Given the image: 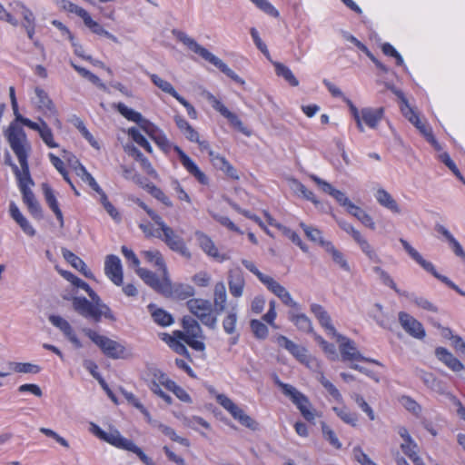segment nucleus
I'll list each match as a JSON object with an SVG mask.
<instances>
[{"label":"nucleus","instance_id":"f257e3e1","mask_svg":"<svg viewBox=\"0 0 465 465\" xmlns=\"http://www.w3.org/2000/svg\"><path fill=\"white\" fill-rule=\"evenodd\" d=\"M6 140L21 167L19 169L15 163H11L13 172L18 181L23 201L33 215L41 216V207L31 190V187L35 184L30 175L28 164V157L32 151L31 143L25 132L15 124L9 128Z\"/></svg>","mask_w":465,"mask_h":465},{"label":"nucleus","instance_id":"f03ea898","mask_svg":"<svg viewBox=\"0 0 465 465\" xmlns=\"http://www.w3.org/2000/svg\"><path fill=\"white\" fill-rule=\"evenodd\" d=\"M144 132L163 152L167 153L171 149H173L184 169L200 183H207L208 179L206 175L199 169L197 164L179 146L173 145L169 141L163 131H162L158 126L152 123Z\"/></svg>","mask_w":465,"mask_h":465},{"label":"nucleus","instance_id":"7ed1b4c3","mask_svg":"<svg viewBox=\"0 0 465 465\" xmlns=\"http://www.w3.org/2000/svg\"><path fill=\"white\" fill-rule=\"evenodd\" d=\"M90 431L98 439L117 449L131 451L136 454L145 465H156L153 460L143 451L141 448L135 445L133 440L124 438L116 428L110 427L109 430L105 431L102 430L97 424L91 422Z\"/></svg>","mask_w":465,"mask_h":465},{"label":"nucleus","instance_id":"20e7f679","mask_svg":"<svg viewBox=\"0 0 465 465\" xmlns=\"http://www.w3.org/2000/svg\"><path fill=\"white\" fill-rule=\"evenodd\" d=\"M90 431L98 439L117 449L131 451L136 454L145 465H156L153 460L143 451L141 448L135 445L133 440L124 438L116 428L110 427L109 430L105 431L102 430L97 424L91 422Z\"/></svg>","mask_w":465,"mask_h":465},{"label":"nucleus","instance_id":"39448f33","mask_svg":"<svg viewBox=\"0 0 465 465\" xmlns=\"http://www.w3.org/2000/svg\"><path fill=\"white\" fill-rule=\"evenodd\" d=\"M173 34L177 38L178 41L183 43L191 51L199 54L204 60L208 61L209 63L216 66L219 70H221L223 74H225L234 82L242 85L245 84V81L242 78H241L237 74H235L222 59L209 52L201 45H199L193 38L189 36L187 34L178 30H173Z\"/></svg>","mask_w":465,"mask_h":465},{"label":"nucleus","instance_id":"423d86ee","mask_svg":"<svg viewBox=\"0 0 465 465\" xmlns=\"http://www.w3.org/2000/svg\"><path fill=\"white\" fill-rule=\"evenodd\" d=\"M91 301L84 297L74 296L72 298L74 310L84 318L93 320L96 322L102 317L114 321L115 317L107 304L104 303L95 292V297L89 296Z\"/></svg>","mask_w":465,"mask_h":465},{"label":"nucleus","instance_id":"0eeeda50","mask_svg":"<svg viewBox=\"0 0 465 465\" xmlns=\"http://www.w3.org/2000/svg\"><path fill=\"white\" fill-rule=\"evenodd\" d=\"M84 332L109 358L124 359L130 355L129 351L116 341L101 335L91 329H84Z\"/></svg>","mask_w":465,"mask_h":465},{"label":"nucleus","instance_id":"6e6552de","mask_svg":"<svg viewBox=\"0 0 465 465\" xmlns=\"http://www.w3.org/2000/svg\"><path fill=\"white\" fill-rule=\"evenodd\" d=\"M183 331H175L174 335L181 341L186 342L190 347L198 351L205 349L203 341V336L202 328L196 320L191 316H185L183 319Z\"/></svg>","mask_w":465,"mask_h":465},{"label":"nucleus","instance_id":"1a4fd4ad","mask_svg":"<svg viewBox=\"0 0 465 465\" xmlns=\"http://www.w3.org/2000/svg\"><path fill=\"white\" fill-rule=\"evenodd\" d=\"M400 242L401 243L403 249L407 252V253L425 271L430 272L435 278L445 283L447 286L457 292L461 296L465 297V292L463 290H461L456 283H454L447 276L440 274L437 272L433 263L423 259L420 253L417 250H415L406 240L400 239Z\"/></svg>","mask_w":465,"mask_h":465},{"label":"nucleus","instance_id":"9d476101","mask_svg":"<svg viewBox=\"0 0 465 465\" xmlns=\"http://www.w3.org/2000/svg\"><path fill=\"white\" fill-rule=\"evenodd\" d=\"M155 224L160 227L161 237H158L159 239H161L172 251L179 253L183 257L191 258V252L183 237L177 234L163 218H161Z\"/></svg>","mask_w":465,"mask_h":465},{"label":"nucleus","instance_id":"9b49d317","mask_svg":"<svg viewBox=\"0 0 465 465\" xmlns=\"http://www.w3.org/2000/svg\"><path fill=\"white\" fill-rule=\"evenodd\" d=\"M278 384L282 388V392L288 396L296 405L303 418L308 421L314 420L317 413L316 411L312 407L309 399L290 384H286L281 381H279Z\"/></svg>","mask_w":465,"mask_h":465},{"label":"nucleus","instance_id":"f8f14e48","mask_svg":"<svg viewBox=\"0 0 465 465\" xmlns=\"http://www.w3.org/2000/svg\"><path fill=\"white\" fill-rule=\"evenodd\" d=\"M32 103L35 108L42 113L45 117L52 119L55 126L61 127L62 123L58 118L57 108L44 89L41 87L35 88V97L32 98Z\"/></svg>","mask_w":465,"mask_h":465},{"label":"nucleus","instance_id":"ddd939ff","mask_svg":"<svg viewBox=\"0 0 465 465\" xmlns=\"http://www.w3.org/2000/svg\"><path fill=\"white\" fill-rule=\"evenodd\" d=\"M67 10L70 13H73L76 15L78 17H80L83 20L84 25L94 35L99 36L106 37L107 39L113 41L114 43L118 44L119 40L118 38L107 31L99 22L93 19L90 13L85 10L84 8L73 4L69 3L67 6Z\"/></svg>","mask_w":465,"mask_h":465},{"label":"nucleus","instance_id":"4468645a","mask_svg":"<svg viewBox=\"0 0 465 465\" xmlns=\"http://www.w3.org/2000/svg\"><path fill=\"white\" fill-rule=\"evenodd\" d=\"M217 402L225 409L234 420L240 422L242 426L256 430L259 428L258 422L251 416L246 414L242 409L235 404L229 397L224 394L218 393L215 396Z\"/></svg>","mask_w":465,"mask_h":465},{"label":"nucleus","instance_id":"2eb2a0df","mask_svg":"<svg viewBox=\"0 0 465 465\" xmlns=\"http://www.w3.org/2000/svg\"><path fill=\"white\" fill-rule=\"evenodd\" d=\"M275 342L278 346L285 349L289 351L297 361L305 364L309 368H313L315 365H318V361L316 359L312 357L305 347L301 346L290 339H288L284 335H278L275 337Z\"/></svg>","mask_w":465,"mask_h":465},{"label":"nucleus","instance_id":"dca6fc26","mask_svg":"<svg viewBox=\"0 0 465 465\" xmlns=\"http://www.w3.org/2000/svg\"><path fill=\"white\" fill-rule=\"evenodd\" d=\"M331 337L335 338L336 341L339 342V349H340V352L341 355V359L343 361H366V362H371V363H374L377 365H381V363L377 360L364 357L359 351V350L356 347L355 342L352 340H351L338 332H337V334H334Z\"/></svg>","mask_w":465,"mask_h":465},{"label":"nucleus","instance_id":"f3484780","mask_svg":"<svg viewBox=\"0 0 465 465\" xmlns=\"http://www.w3.org/2000/svg\"><path fill=\"white\" fill-rule=\"evenodd\" d=\"M401 114L406 119H408L410 123H411L420 131V133L434 147L435 150H441L440 143L435 139L432 134L431 127L428 124L426 121H422L420 119L419 114L410 104H405Z\"/></svg>","mask_w":465,"mask_h":465},{"label":"nucleus","instance_id":"a211bd4d","mask_svg":"<svg viewBox=\"0 0 465 465\" xmlns=\"http://www.w3.org/2000/svg\"><path fill=\"white\" fill-rule=\"evenodd\" d=\"M401 114L406 119H408L410 123H411L420 131V133L434 147L435 150H441L440 143L435 139L432 134L431 127L428 124L426 121H422L420 119L419 114L410 104H405Z\"/></svg>","mask_w":465,"mask_h":465},{"label":"nucleus","instance_id":"6ab92c4d","mask_svg":"<svg viewBox=\"0 0 465 465\" xmlns=\"http://www.w3.org/2000/svg\"><path fill=\"white\" fill-rule=\"evenodd\" d=\"M401 114L406 119H408L410 123H411L420 131V133L434 147L435 150H441L440 143L435 139L432 134L431 127L428 124L426 121H422L420 119L419 114L410 104H405Z\"/></svg>","mask_w":465,"mask_h":465},{"label":"nucleus","instance_id":"aec40b11","mask_svg":"<svg viewBox=\"0 0 465 465\" xmlns=\"http://www.w3.org/2000/svg\"><path fill=\"white\" fill-rule=\"evenodd\" d=\"M188 310L197 317L203 324L213 328L216 317L213 313L212 303L204 299H192L187 302Z\"/></svg>","mask_w":465,"mask_h":465},{"label":"nucleus","instance_id":"412c9836","mask_svg":"<svg viewBox=\"0 0 465 465\" xmlns=\"http://www.w3.org/2000/svg\"><path fill=\"white\" fill-rule=\"evenodd\" d=\"M203 96L212 104L213 108L225 117L233 127L246 135L251 134V132L247 130L240 118L234 113L231 112L222 101L216 98L212 93L203 91Z\"/></svg>","mask_w":465,"mask_h":465},{"label":"nucleus","instance_id":"4be33fe9","mask_svg":"<svg viewBox=\"0 0 465 465\" xmlns=\"http://www.w3.org/2000/svg\"><path fill=\"white\" fill-rule=\"evenodd\" d=\"M137 275L151 288L156 292L163 294L170 293L172 291V282L168 277V272L163 273L162 272V278H158L155 273L143 269L138 268L135 270Z\"/></svg>","mask_w":465,"mask_h":465},{"label":"nucleus","instance_id":"5701e85b","mask_svg":"<svg viewBox=\"0 0 465 465\" xmlns=\"http://www.w3.org/2000/svg\"><path fill=\"white\" fill-rule=\"evenodd\" d=\"M397 432L401 438V450L408 456L416 465L421 464V460L418 455V445L411 436L408 429L404 426L397 427Z\"/></svg>","mask_w":465,"mask_h":465},{"label":"nucleus","instance_id":"b1692460","mask_svg":"<svg viewBox=\"0 0 465 465\" xmlns=\"http://www.w3.org/2000/svg\"><path fill=\"white\" fill-rule=\"evenodd\" d=\"M104 274L116 286H121L123 284V265L118 256L110 254L105 257Z\"/></svg>","mask_w":465,"mask_h":465},{"label":"nucleus","instance_id":"393cba45","mask_svg":"<svg viewBox=\"0 0 465 465\" xmlns=\"http://www.w3.org/2000/svg\"><path fill=\"white\" fill-rule=\"evenodd\" d=\"M48 320L54 327L61 331L74 348L80 349L83 347L82 341L67 320L59 315H50Z\"/></svg>","mask_w":465,"mask_h":465},{"label":"nucleus","instance_id":"a878e982","mask_svg":"<svg viewBox=\"0 0 465 465\" xmlns=\"http://www.w3.org/2000/svg\"><path fill=\"white\" fill-rule=\"evenodd\" d=\"M48 320L54 327L61 331L74 348L80 349L83 347L82 341L67 320L59 315H50Z\"/></svg>","mask_w":465,"mask_h":465},{"label":"nucleus","instance_id":"bb28decb","mask_svg":"<svg viewBox=\"0 0 465 465\" xmlns=\"http://www.w3.org/2000/svg\"><path fill=\"white\" fill-rule=\"evenodd\" d=\"M399 322L402 329L411 337L421 340L426 332L422 324L414 317L405 312H399Z\"/></svg>","mask_w":465,"mask_h":465},{"label":"nucleus","instance_id":"cd10ccee","mask_svg":"<svg viewBox=\"0 0 465 465\" xmlns=\"http://www.w3.org/2000/svg\"><path fill=\"white\" fill-rule=\"evenodd\" d=\"M263 284L270 292L276 295L282 302V303L292 309H299L300 304L292 299L291 293L286 290V288L280 284L272 277L269 276Z\"/></svg>","mask_w":465,"mask_h":465},{"label":"nucleus","instance_id":"c85d7f7f","mask_svg":"<svg viewBox=\"0 0 465 465\" xmlns=\"http://www.w3.org/2000/svg\"><path fill=\"white\" fill-rule=\"evenodd\" d=\"M195 237L200 248L206 255L218 262H223L227 259L224 254L219 252L213 241L207 234L197 231L195 232Z\"/></svg>","mask_w":465,"mask_h":465},{"label":"nucleus","instance_id":"c756f323","mask_svg":"<svg viewBox=\"0 0 465 465\" xmlns=\"http://www.w3.org/2000/svg\"><path fill=\"white\" fill-rule=\"evenodd\" d=\"M310 311L328 335L332 336L337 334L330 314L321 304L312 303L310 305Z\"/></svg>","mask_w":465,"mask_h":465},{"label":"nucleus","instance_id":"7c9ffc66","mask_svg":"<svg viewBox=\"0 0 465 465\" xmlns=\"http://www.w3.org/2000/svg\"><path fill=\"white\" fill-rule=\"evenodd\" d=\"M437 358L443 362L449 369L456 373L465 374V367L451 352L443 347H439L435 351Z\"/></svg>","mask_w":465,"mask_h":465},{"label":"nucleus","instance_id":"2f4dec72","mask_svg":"<svg viewBox=\"0 0 465 465\" xmlns=\"http://www.w3.org/2000/svg\"><path fill=\"white\" fill-rule=\"evenodd\" d=\"M299 309H293L288 312V319L294 326L301 331L311 333L313 331L312 322L311 319Z\"/></svg>","mask_w":465,"mask_h":465},{"label":"nucleus","instance_id":"473e14b6","mask_svg":"<svg viewBox=\"0 0 465 465\" xmlns=\"http://www.w3.org/2000/svg\"><path fill=\"white\" fill-rule=\"evenodd\" d=\"M374 197L381 206L386 208L392 213L400 214L401 213V209L396 200L385 189L379 187L374 193Z\"/></svg>","mask_w":465,"mask_h":465},{"label":"nucleus","instance_id":"72a5a7b5","mask_svg":"<svg viewBox=\"0 0 465 465\" xmlns=\"http://www.w3.org/2000/svg\"><path fill=\"white\" fill-rule=\"evenodd\" d=\"M117 111L128 121L136 123L140 128L144 132L152 124L149 120L145 119L139 112L128 107L124 104H118Z\"/></svg>","mask_w":465,"mask_h":465},{"label":"nucleus","instance_id":"f704fd0d","mask_svg":"<svg viewBox=\"0 0 465 465\" xmlns=\"http://www.w3.org/2000/svg\"><path fill=\"white\" fill-rule=\"evenodd\" d=\"M383 108L365 107L361 109V124H366L371 129H375L383 118Z\"/></svg>","mask_w":465,"mask_h":465},{"label":"nucleus","instance_id":"c9c22d12","mask_svg":"<svg viewBox=\"0 0 465 465\" xmlns=\"http://www.w3.org/2000/svg\"><path fill=\"white\" fill-rule=\"evenodd\" d=\"M29 128L38 132L41 139L49 148L58 147V143H55L54 139V134L51 128L48 126L47 123L43 118H39L37 123L34 122V127Z\"/></svg>","mask_w":465,"mask_h":465},{"label":"nucleus","instance_id":"e433bc0d","mask_svg":"<svg viewBox=\"0 0 465 465\" xmlns=\"http://www.w3.org/2000/svg\"><path fill=\"white\" fill-rule=\"evenodd\" d=\"M355 243L358 245L361 252L366 256V258L373 263L381 262V258L374 248V246L369 242V240L361 233L355 240Z\"/></svg>","mask_w":465,"mask_h":465},{"label":"nucleus","instance_id":"4c0bfd02","mask_svg":"<svg viewBox=\"0 0 465 465\" xmlns=\"http://www.w3.org/2000/svg\"><path fill=\"white\" fill-rule=\"evenodd\" d=\"M42 190L45 196V199L49 206V208L54 212L57 220L59 221L60 227L64 226V216L62 211L59 208L58 202L55 198L53 189L50 187L48 183L42 184Z\"/></svg>","mask_w":465,"mask_h":465},{"label":"nucleus","instance_id":"58836bf2","mask_svg":"<svg viewBox=\"0 0 465 465\" xmlns=\"http://www.w3.org/2000/svg\"><path fill=\"white\" fill-rule=\"evenodd\" d=\"M229 292L233 298L243 295L245 280L241 272H230L228 277Z\"/></svg>","mask_w":465,"mask_h":465},{"label":"nucleus","instance_id":"ea45409f","mask_svg":"<svg viewBox=\"0 0 465 465\" xmlns=\"http://www.w3.org/2000/svg\"><path fill=\"white\" fill-rule=\"evenodd\" d=\"M159 382L163 384L166 389L173 391L175 396L182 401H192L190 395L182 387L178 386L173 381L170 380L165 374H160Z\"/></svg>","mask_w":465,"mask_h":465},{"label":"nucleus","instance_id":"a19ab883","mask_svg":"<svg viewBox=\"0 0 465 465\" xmlns=\"http://www.w3.org/2000/svg\"><path fill=\"white\" fill-rule=\"evenodd\" d=\"M325 252L329 253L333 262L338 265L342 271L351 272V266L345 257V255L339 251L333 243H324Z\"/></svg>","mask_w":465,"mask_h":465},{"label":"nucleus","instance_id":"79ce46f5","mask_svg":"<svg viewBox=\"0 0 465 465\" xmlns=\"http://www.w3.org/2000/svg\"><path fill=\"white\" fill-rule=\"evenodd\" d=\"M64 258L76 270L81 272L85 277L93 278V273L87 268L85 262L76 256L74 252L68 250L63 251Z\"/></svg>","mask_w":465,"mask_h":465},{"label":"nucleus","instance_id":"37998d69","mask_svg":"<svg viewBox=\"0 0 465 465\" xmlns=\"http://www.w3.org/2000/svg\"><path fill=\"white\" fill-rule=\"evenodd\" d=\"M149 77L153 84L164 94L171 95L175 100L179 99V97L181 96L169 81L160 77L158 74H149Z\"/></svg>","mask_w":465,"mask_h":465},{"label":"nucleus","instance_id":"c03bdc74","mask_svg":"<svg viewBox=\"0 0 465 465\" xmlns=\"http://www.w3.org/2000/svg\"><path fill=\"white\" fill-rule=\"evenodd\" d=\"M227 302L226 287L223 282H216L213 289V303L217 311L223 312Z\"/></svg>","mask_w":465,"mask_h":465},{"label":"nucleus","instance_id":"a18cd8bd","mask_svg":"<svg viewBox=\"0 0 465 465\" xmlns=\"http://www.w3.org/2000/svg\"><path fill=\"white\" fill-rule=\"evenodd\" d=\"M149 312H151V315L153 319V321L163 326H169L173 322V319L170 313H168L166 311L156 308L153 304L148 305Z\"/></svg>","mask_w":465,"mask_h":465},{"label":"nucleus","instance_id":"49530a36","mask_svg":"<svg viewBox=\"0 0 465 465\" xmlns=\"http://www.w3.org/2000/svg\"><path fill=\"white\" fill-rule=\"evenodd\" d=\"M14 5L15 8L23 19L22 26L36 24V18L34 12L24 2L15 1L14 2Z\"/></svg>","mask_w":465,"mask_h":465},{"label":"nucleus","instance_id":"de8ad7c7","mask_svg":"<svg viewBox=\"0 0 465 465\" xmlns=\"http://www.w3.org/2000/svg\"><path fill=\"white\" fill-rule=\"evenodd\" d=\"M275 73L278 76L282 77L290 85L298 86L299 81L293 74L292 71L285 64L280 62H273Z\"/></svg>","mask_w":465,"mask_h":465},{"label":"nucleus","instance_id":"09e8293b","mask_svg":"<svg viewBox=\"0 0 465 465\" xmlns=\"http://www.w3.org/2000/svg\"><path fill=\"white\" fill-rule=\"evenodd\" d=\"M7 366L11 371H15L17 373L37 374L41 371V367L39 365L30 362L9 361L7 363Z\"/></svg>","mask_w":465,"mask_h":465},{"label":"nucleus","instance_id":"8fccbe9b","mask_svg":"<svg viewBox=\"0 0 465 465\" xmlns=\"http://www.w3.org/2000/svg\"><path fill=\"white\" fill-rule=\"evenodd\" d=\"M300 226L303 229L304 233L309 240L320 244L324 250V243H331V242L323 239L322 232L318 228L309 226L304 223H301Z\"/></svg>","mask_w":465,"mask_h":465},{"label":"nucleus","instance_id":"3c124183","mask_svg":"<svg viewBox=\"0 0 465 465\" xmlns=\"http://www.w3.org/2000/svg\"><path fill=\"white\" fill-rule=\"evenodd\" d=\"M237 323V304L231 306L223 321V327L226 333L232 334L235 331Z\"/></svg>","mask_w":465,"mask_h":465},{"label":"nucleus","instance_id":"603ef678","mask_svg":"<svg viewBox=\"0 0 465 465\" xmlns=\"http://www.w3.org/2000/svg\"><path fill=\"white\" fill-rule=\"evenodd\" d=\"M11 105H12V109H13L14 115H15V121L11 122L9 124L8 127L6 128V130L5 131V137H6V134L8 132L9 128L14 124L16 126H18L19 128H21L24 132H25V130L23 129V127L19 124H23V125H25L26 127H34V122L32 120H30L29 118L24 117L19 113L17 101H14V103H11Z\"/></svg>","mask_w":465,"mask_h":465},{"label":"nucleus","instance_id":"864d4df0","mask_svg":"<svg viewBox=\"0 0 465 465\" xmlns=\"http://www.w3.org/2000/svg\"><path fill=\"white\" fill-rule=\"evenodd\" d=\"M142 255L144 259L156 266L159 270H161L163 273L166 272V265L163 261V258L161 252L157 250H147L142 252Z\"/></svg>","mask_w":465,"mask_h":465},{"label":"nucleus","instance_id":"5fc2aeb1","mask_svg":"<svg viewBox=\"0 0 465 465\" xmlns=\"http://www.w3.org/2000/svg\"><path fill=\"white\" fill-rule=\"evenodd\" d=\"M319 382L322 385V387L326 390V391L329 393V395L337 402L341 403L343 399L339 391V390L336 388V386L331 382L322 372L319 373L318 376Z\"/></svg>","mask_w":465,"mask_h":465},{"label":"nucleus","instance_id":"6e6d98bb","mask_svg":"<svg viewBox=\"0 0 465 465\" xmlns=\"http://www.w3.org/2000/svg\"><path fill=\"white\" fill-rule=\"evenodd\" d=\"M194 294V289L188 284H172V291L170 293H163L165 296H173L179 299H186Z\"/></svg>","mask_w":465,"mask_h":465},{"label":"nucleus","instance_id":"4d7b16f0","mask_svg":"<svg viewBox=\"0 0 465 465\" xmlns=\"http://www.w3.org/2000/svg\"><path fill=\"white\" fill-rule=\"evenodd\" d=\"M332 411L345 423L355 427L358 421L356 413L351 412L346 406L332 407Z\"/></svg>","mask_w":465,"mask_h":465},{"label":"nucleus","instance_id":"13d9d810","mask_svg":"<svg viewBox=\"0 0 465 465\" xmlns=\"http://www.w3.org/2000/svg\"><path fill=\"white\" fill-rule=\"evenodd\" d=\"M400 404L409 412L419 417L421 413V406L412 398L402 395L399 398Z\"/></svg>","mask_w":465,"mask_h":465},{"label":"nucleus","instance_id":"bf43d9fd","mask_svg":"<svg viewBox=\"0 0 465 465\" xmlns=\"http://www.w3.org/2000/svg\"><path fill=\"white\" fill-rule=\"evenodd\" d=\"M128 135L137 144L145 149L148 153H152L153 149L149 142L146 138L141 134V132L135 128L131 127L127 131Z\"/></svg>","mask_w":465,"mask_h":465},{"label":"nucleus","instance_id":"052dcab7","mask_svg":"<svg viewBox=\"0 0 465 465\" xmlns=\"http://www.w3.org/2000/svg\"><path fill=\"white\" fill-rule=\"evenodd\" d=\"M253 335L260 340H264L269 335L268 327L259 320H252L250 322Z\"/></svg>","mask_w":465,"mask_h":465},{"label":"nucleus","instance_id":"680f3d73","mask_svg":"<svg viewBox=\"0 0 465 465\" xmlns=\"http://www.w3.org/2000/svg\"><path fill=\"white\" fill-rule=\"evenodd\" d=\"M322 430L323 437L335 449L340 450L341 448V442L339 440L336 433L325 423H322Z\"/></svg>","mask_w":465,"mask_h":465},{"label":"nucleus","instance_id":"e2e57ef3","mask_svg":"<svg viewBox=\"0 0 465 465\" xmlns=\"http://www.w3.org/2000/svg\"><path fill=\"white\" fill-rule=\"evenodd\" d=\"M171 189L173 190V193L175 194L176 198L181 202H185L188 204L192 203V199L190 195L185 192V190L183 188L182 184L178 180H173L171 182Z\"/></svg>","mask_w":465,"mask_h":465},{"label":"nucleus","instance_id":"0e129e2a","mask_svg":"<svg viewBox=\"0 0 465 465\" xmlns=\"http://www.w3.org/2000/svg\"><path fill=\"white\" fill-rule=\"evenodd\" d=\"M76 128L79 130L81 134L88 141L90 145L96 150H100L99 142L94 137V135L87 130L84 124L81 120H77L75 124Z\"/></svg>","mask_w":465,"mask_h":465},{"label":"nucleus","instance_id":"69168bd1","mask_svg":"<svg viewBox=\"0 0 465 465\" xmlns=\"http://www.w3.org/2000/svg\"><path fill=\"white\" fill-rule=\"evenodd\" d=\"M156 428H158V430H160L164 435L169 437L172 440L179 442L184 446L189 445V441L186 439L178 436L174 430L172 429L171 427L159 422Z\"/></svg>","mask_w":465,"mask_h":465},{"label":"nucleus","instance_id":"338daca9","mask_svg":"<svg viewBox=\"0 0 465 465\" xmlns=\"http://www.w3.org/2000/svg\"><path fill=\"white\" fill-rule=\"evenodd\" d=\"M353 459L361 465H376V463L364 452L361 447L355 446L352 449Z\"/></svg>","mask_w":465,"mask_h":465},{"label":"nucleus","instance_id":"774afa93","mask_svg":"<svg viewBox=\"0 0 465 465\" xmlns=\"http://www.w3.org/2000/svg\"><path fill=\"white\" fill-rule=\"evenodd\" d=\"M351 399L357 403V405L361 409L363 412H365L370 420H375V414L373 410L370 407V405L366 402L363 397L358 393H353L351 395Z\"/></svg>","mask_w":465,"mask_h":465}]
</instances>
